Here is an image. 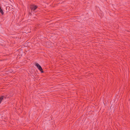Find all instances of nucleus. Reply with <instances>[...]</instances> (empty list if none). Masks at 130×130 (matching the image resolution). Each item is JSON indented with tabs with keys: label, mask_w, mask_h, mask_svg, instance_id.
Masks as SVG:
<instances>
[{
	"label": "nucleus",
	"mask_w": 130,
	"mask_h": 130,
	"mask_svg": "<svg viewBox=\"0 0 130 130\" xmlns=\"http://www.w3.org/2000/svg\"><path fill=\"white\" fill-rule=\"evenodd\" d=\"M4 96H2L0 97V104L1 103V102L4 98Z\"/></svg>",
	"instance_id": "obj_3"
},
{
	"label": "nucleus",
	"mask_w": 130,
	"mask_h": 130,
	"mask_svg": "<svg viewBox=\"0 0 130 130\" xmlns=\"http://www.w3.org/2000/svg\"><path fill=\"white\" fill-rule=\"evenodd\" d=\"M35 66L37 67V68L40 71L41 73H43V71L41 67L38 63H36L35 64Z\"/></svg>",
	"instance_id": "obj_1"
},
{
	"label": "nucleus",
	"mask_w": 130,
	"mask_h": 130,
	"mask_svg": "<svg viewBox=\"0 0 130 130\" xmlns=\"http://www.w3.org/2000/svg\"><path fill=\"white\" fill-rule=\"evenodd\" d=\"M38 7L37 6L35 5H32L30 6V8L31 10L34 11Z\"/></svg>",
	"instance_id": "obj_2"
}]
</instances>
